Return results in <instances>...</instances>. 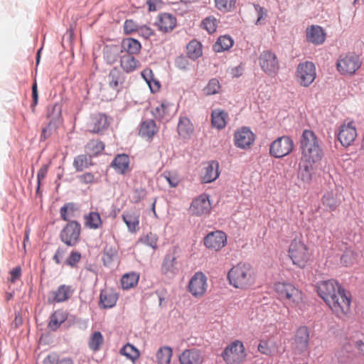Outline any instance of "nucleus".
Listing matches in <instances>:
<instances>
[{
  "label": "nucleus",
  "instance_id": "nucleus-1",
  "mask_svg": "<svg viewBox=\"0 0 364 364\" xmlns=\"http://www.w3.org/2000/svg\"><path fill=\"white\" fill-rule=\"evenodd\" d=\"M318 295L337 314H346L351 303L349 292L343 287L336 279H328L318 282L316 285Z\"/></svg>",
  "mask_w": 364,
  "mask_h": 364
},
{
  "label": "nucleus",
  "instance_id": "nucleus-2",
  "mask_svg": "<svg viewBox=\"0 0 364 364\" xmlns=\"http://www.w3.org/2000/svg\"><path fill=\"white\" fill-rule=\"evenodd\" d=\"M300 149L303 160L306 163L316 164L323 157L321 142L311 129H304L300 136Z\"/></svg>",
  "mask_w": 364,
  "mask_h": 364
},
{
  "label": "nucleus",
  "instance_id": "nucleus-3",
  "mask_svg": "<svg viewBox=\"0 0 364 364\" xmlns=\"http://www.w3.org/2000/svg\"><path fill=\"white\" fill-rule=\"evenodd\" d=\"M228 279L235 288L246 289L255 284V272L250 264L240 262L228 272Z\"/></svg>",
  "mask_w": 364,
  "mask_h": 364
},
{
  "label": "nucleus",
  "instance_id": "nucleus-4",
  "mask_svg": "<svg viewBox=\"0 0 364 364\" xmlns=\"http://www.w3.org/2000/svg\"><path fill=\"white\" fill-rule=\"evenodd\" d=\"M288 255L293 264L301 269H304L306 266L311 257L307 245L297 238L291 242Z\"/></svg>",
  "mask_w": 364,
  "mask_h": 364
},
{
  "label": "nucleus",
  "instance_id": "nucleus-5",
  "mask_svg": "<svg viewBox=\"0 0 364 364\" xmlns=\"http://www.w3.org/2000/svg\"><path fill=\"white\" fill-rule=\"evenodd\" d=\"M220 356L226 364H242L246 359L247 353L243 343L235 340L223 349Z\"/></svg>",
  "mask_w": 364,
  "mask_h": 364
},
{
  "label": "nucleus",
  "instance_id": "nucleus-6",
  "mask_svg": "<svg viewBox=\"0 0 364 364\" xmlns=\"http://www.w3.org/2000/svg\"><path fill=\"white\" fill-rule=\"evenodd\" d=\"M359 55L349 53L341 55L336 62V68L341 75H353L361 66Z\"/></svg>",
  "mask_w": 364,
  "mask_h": 364
},
{
  "label": "nucleus",
  "instance_id": "nucleus-7",
  "mask_svg": "<svg viewBox=\"0 0 364 364\" xmlns=\"http://www.w3.org/2000/svg\"><path fill=\"white\" fill-rule=\"evenodd\" d=\"M80 223L77 220H71L63 228L59 237L67 246L75 247L80 241Z\"/></svg>",
  "mask_w": 364,
  "mask_h": 364
},
{
  "label": "nucleus",
  "instance_id": "nucleus-8",
  "mask_svg": "<svg viewBox=\"0 0 364 364\" xmlns=\"http://www.w3.org/2000/svg\"><path fill=\"white\" fill-rule=\"evenodd\" d=\"M316 76V66L311 61L300 63L296 68V78L302 87H308L314 81Z\"/></svg>",
  "mask_w": 364,
  "mask_h": 364
},
{
  "label": "nucleus",
  "instance_id": "nucleus-9",
  "mask_svg": "<svg viewBox=\"0 0 364 364\" xmlns=\"http://www.w3.org/2000/svg\"><path fill=\"white\" fill-rule=\"evenodd\" d=\"M294 146L292 139L289 136H282L274 140L269 146V154L276 158L281 159L289 155Z\"/></svg>",
  "mask_w": 364,
  "mask_h": 364
},
{
  "label": "nucleus",
  "instance_id": "nucleus-10",
  "mask_svg": "<svg viewBox=\"0 0 364 364\" xmlns=\"http://www.w3.org/2000/svg\"><path fill=\"white\" fill-rule=\"evenodd\" d=\"M310 328L306 326H299L292 338L293 349L296 354L301 355L309 350L310 344Z\"/></svg>",
  "mask_w": 364,
  "mask_h": 364
},
{
  "label": "nucleus",
  "instance_id": "nucleus-11",
  "mask_svg": "<svg viewBox=\"0 0 364 364\" xmlns=\"http://www.w3.org/2000/svg\"><path fill=\"white\" fill-rule=\"evenodd\" d=\"M259 63L261 69L269 76L277 74L279 69V63L275 53L271 50H264L259 56Z\"/></svg>",
  "mask_w": 364,
  "mask_h": 364
},
{
  "label": "nucleus",
  "instance_id": "nucleus-12",
  "mask_svg": "<svg viewBox=\"0 0 364 364\" xmlns=\"http://www.w3.org/2000/svg\"><path fill=\"white\" fill-rule=\"evenodd\" d=\"M274 289L280 299H287L294 304H299L301 299L300 291L289 282H277Z\"/></svg>",
  "mask_w": 364,
  "mask_h": 364
},
{
  "label": "nucleus",
  "instance_id": "nucleus-13",
  "mask_svg": "<svg viewBox=\"0 0 364 364\" xmlns=\"http://www.w3.org/2000/svg\"><path fill=\"white\" fill-rule=\"evenodd\" d=\"M203 245L208 250L218 252L227 245V235L222 230L209 232L203 238Z\"/></svg>",
  "mask_w": 364,
  "mask_h": 364
},
{
  "label": "nucleus",
  "instance_id": "nucleus-14",
  "mask_svg": "<svg viewBox=\"0 0 364 364\" xmlns=\"http://www.w3.org/2000/svg\"><path fill=\"white\" fill-rule=\"evenodd\" d=\"M207 287V277L202 272H196L188 284L189 292L196 298L202 296L205 293Z\"/></svg>",
  "mask_w": 364,
  "mask_h": 364
},
{
  "label": "nucleus",
  "instance_id": "nucleus-15",
  "mask_svg": "<svg viewBox=\"0 0 364 364\" xmlns=\"http://www.w3.org/2000/svg\"><path fill=\"white\" fill-rule=\"evenodd\" d=\"M211 210V203L209 195L203 193L194 198L190 205V212L192 215L201 216L208 215Z\"/></svg>",
  "mask_w": 364,
  "mask_h": 364
},
{
  "label": "nucleus",
  "instance_id": "nucleus-16",
  "mask_svg": "<svg viewBox=\"0 0 364 364\" xmlns=\"http://www.w3.org/2000/svg\"><path fill=\"white\" fill-rule=\"evenodd\" d=\"M255 136L249 127H243L235 133V145L241 149L249 148L255 141Z\"/></svg>",
  "mask_w": 364,
  "mask_h": 364
},
{
  "label": "nucleus",
  "instance_id": "nucleus-17",
  "mask_svg": "<svg viewBox=\"0 0 364 364\" xmlns=\"http://www.w3.org/2000/svg\"><path fill=\"white\" fill-rule=\"evenodd\" d=\"M109 126L107 117L103 113H97L91 117V121L88 124L89 131L92 133L104 134Z\"/></svg>",
  "mask_w": 364,
  "mask_h": 364
},
{
  "label": "nucleus",
  "instance_id": "nucleus-18",
  "mask_svg": "<svg viewBox=\"0 0 364 364\" xmlns=\"http://www.w3.org/2000/svg\"><path fill=\"white\" fill-rule=\"evenodd\" d=\"M74 289L70 285L61 284L55 291H50L52 296H48V304L62 303L68 300L74 293Z\"/></svg>",
  "mask_w": 364,
  "mask_h": 364
},
{
  "label": "nucleus",
  "instance_id": "nucleus-19",
  "mask_svg": "<svg viewBox=\"0 0 364 364\" xmlns=\"http://www.w3.org/2000/svg\"><path fill=\"white\" fill-rule=\"evenodd\" d=\"M353 124V122H350L347 125L343 124L340 127L338 139L343 146H350L357 136L356 129Z\"/></svg>",
  "mask_w": 364,
  "mask_h": 364
},
{
  "label": "nucleus",
  "instance_id": "nucleus-20",
  "mask_svg": "<svg viewBox=\"0 0 364 364\" xmlns=\"http://www.w3.org/2000/svg\"><path fill=\"white\" fill-rule=\"evenodd\" d=\"M181 364H202L203 358L201 351L197 348L185 350L179 355Z\"/></svg>",
  "mask_w": 364,
  "mask_h": 364
},
{
  "label": "nucleus",
  "instance_id": "nucleus-21",
  "mask_svg": "<svg viewBox=\"0 0 364 364\" xmlns=\"http://www.w3.org/2000/svg\"><path fill=\"white\" fill-rule=\"evenodd\" d=\"M155 24L158 26L159 30L168 33L176 27V18L169 13H163L159 15Z\"/></svg>",
  "mask_w": 364,
  "mask_h": 364
},
{
  "label": "nucleus",
  "instance_id": "nucleus-22",
  "mask_svg": "<svg viewBox=\"0 0 364 364\" xmlns=\"http://www.w3.org/2000/svg\"><path fill=\"white\" fill-rule=\"evenodd\" d=\"M129 156L126 154H119L114 158L110 166L114 168L117 173L124 175L129 169Z\"/></svg>",
  "mask_w": 364,
  "mask_h": 364
},
{
  "label": "nucleus",
  "instance_id": "nucleus-23",
  "mask_svg": "<svg viewBox=\"0 0 364 364\" xmlns=\"http://www.w3.org/2000/svg\"><path fill=\"white\" fill-rule=\"evenodd\" d=\"M103 58L106 63L109 65L114 63L122 55V48L119 45L109 44L105 45L103 48Z\"/></svg>",
  "mask_w": 364,
  "mask_h": 364
},
{
  "label": "nucleus",
  "instance_id": "nucleus-24",
  "mask_svg": "<svg viewBox=\"0 0 364 364\" xmlns=\"http://www.w3.org/2000/svg\"><path fill=\"white\" fill-rule=\"evenodd\" d=\"M107 78L109 87L119 92L125 80L124 73L117 67H114L109 71Z\"/></svg>",
  "mask_w": 364,
  "mask_h": 364
},
{
  "label": "nucleus",
  "instance_id": "nucleus-25",
  "mask_svg": "<svg viewBox=\"0 0 364 364\" xmlns=\"http://www.w3.org/2000/svg\"><path fill=\"white\" fill-rule=\"evenodd\" d=\"M219 163L215 160L210 161L204 168L203 182L205 183H212L215 181L219 177Z\"/></svg>",
  "mask_w": 364,
  "mask_h": 364
},
{
  "label": "nucleus",
  "instance_id": "nucleus-26",
  "mask_svg": "<svg viewBox=\"0 0 364 364\" xmlns=\"http://www.w3.org/2000/svg\"><path fill=\"white\" fill-rule=\"evenodd\" d=\"M323 29L319 26L312 25L306 30V39L308 42L314 45H321L325 41Z\"/></svg>",
  "mask_w": 364,
  "mask_h": 364
},
{
  "label": "nucleus",
  "instance_id": "nucleus-27",
  "mask_svg": "<svg viewBox=\"0 0 364 364\" xmlns=\"http://www.w3.org/2000/svg\"><path fill=\"white\" fill-rule=\"evenodd\" d=\"M177 131L183 139H189L194 131L193 125L190 119L185 116H181L177 126Z\"/></svg>",
  "mask_w": 364,
  "mask_h": 364
},
{
  "label": "nucleus",
  "instance_id": "nucleus-28",
  "mask_svg": "<svg viewBox=\"0 0 364 364\" xmlns=\"http://www.w3.org/2000/svg\"><path fill=\"white\" fill-rule=\"evenodd\" d=\"M122 53H127L126 55H134L138 54L141 49V43L134 38H126L122 41L121 45Z\"/></svg>",
  "mask_w": 364,
  "mask_h": 364
},
{
  "label": "nucleus",
  "instance_id": "nucleus-29",
  "mask_svg": "<svg viewBox=\"0 0 364 364\" xmlns=\"http://www.w3.org/2000/svg\"><path fill=\"white\" fill-rule=\"evenodd\" d=\"M118 299L117 294L113 291L102 290L100 295V306L103 309L112 308Z\"/></svg>",
  "mask_w": 364,
  "mask_h": 364
},
{
  "label": "nucleus",
  "instance_id": "nucleus-30",
  "mask_svg": "<svg viewBox=\"0 0 364 364\" xmlns=\"http://www.w3.org/2000/svg\"><path fill=\"white\" fill-rule=\"evenodd\" d=\"M177 257L172 253H167L163 259L161 272L166 274L168 272L175 273L177 271Z\"/></svg>",
  "mask_w": 364,
  "mask_h": 364
},
{
  "label": "nucleus",
  "instance_id": "nucleus-31",
  "mask_svg": "<svg viewBox=\"0 0 364 364\" xmlns=\"http://www.w3.org/2000/svg\"><path fill=\"white\" fill-rule=\"evenodd\" d=\"M122 220L127 225L128 231L134 233L139 229V215L136 213H124L122 215Z\"/></svg>",
  "mask_w": 364,
  "mask_h": 364
},
{
  "label": "nucleus",
  "instance_id": "nucleus-32",
  "mask_svg": "<svg viewBox=\"0 0 364 364\" xmlns=\"http://www.w3.org/2000/svg\"><path fill=\"white\" fill-rule=\"evenodd\" d=\"M157 132L156 123L153 119H146L141 122L139 129V134L141 136L151 139Z\"/></svg>",
  "mask_w": 364,
  "mask_h": 364
},
{
  "label": "nucleus",
  "instance_id": "nucleus-33",
  "mask_svg": "<svg viewBox=\"0 0 364 364\" xmlns=\"http://www.w3.org/2000/svg\"><path fill=\"white\" fill-rule=\"evenodd\" d=\"M138 65H139V61L134 55H123L120 57V65L127 73L134 71Z\"/></svg>",
  "mask_w": 364,
  "mask_h": 364
},
{
  "label": "nucleus",
  "instance_id": "nucleus-34",
  "mask_svg": "<svg viewBox=\"0 0 364 364\" xmlns=\"http://www.w3.org/2000/svg\"><path fill=\"white\" fill-rule=\"evenodd\" d=\"M234 45V41L230 36H220L213 45V50L216 53H221L228 50Z\"/></svg>",
  "mask_w": 364,
  "mask_h": 364
},
{
  "label": "nucleus",
  "instance_id": "nucleus-35",
  "mask_svg": "<svg viewBox=\"0 0 364 364\" xmlns=\"http://www.w3.org/2000/svg\"><path fill=\"white\" fill-rule=\"evenodd\" d=\"M117 250L112 245H107L102 252V260L105 267H110L117 257Z\"/></svg>",
  "mask_w": 364,
  "mask_h": 364
},
{
  "label": "nucleus",
  "instance_id": "nucleus-36",
  "mask_svg": "<svg viewBox=\"0 0 364 364\" xmlns=\"http://www.w3.org/2000/svg\"><path fill=\"white\" fill-rule=\"evenodd\" d=\"M314 164L306 163L304 161L303 165L299 166V178L304 182L309 183L314 173Z\"/></svg>",
  "mask_w": 364,
  "mask_h": 364
},
{
  "label": "nucleus",
  "instance_id": "nucleus-37",
  "mask_svg": "<svg viewBox=\"0 0 364 364\" xmlns=\"http://www.w3.org/2000/svg\"><path fill=\"white\" fill-rule=\"evenodd\" d=\"M43 364H75L73 359L69 356H60L57 353L48 355L43 361Z\"/></svg>",
  "mask_w": 364,
  "mask_h": 364
},
{
  "label": "nucleus",
  "instance_id": "nucleus-38",
  "mask_svg": "<svg viewBox=\"0 0 364 364\" xmlns=\"http://www.w3.org/2000/svg\"><path fill=\"white\" fill-rule=\"evenodd\" d=\"M186 49L188 57L193 60H196L203 54L202 44L196 40L190 41L186 46Z\"/></svg>",
  "mask_w": 364,
  "mask_h": 364
},
{
  "label": "nucleus",
  "instance_id": "nucleus-39",
  "mask_svg": "<svg viewBox=\"0 0 364 364\" xmlns=\"http://www.w3.org/2000/svg\"><path fill=\"white\" fill-rule=\"evenodd\" d=\"M322 203L329 211H333L340 205L341 201L332 191H327L322 197Z\"/></svg>",
  "mask_w": 364,
  "mask_h": 364
},
{
  "label": "nucleus",
  "instance_id": "nucleus-40",
  "mask_svg": "<svg viewBox=\"0 0 364 364\" xmlns=\"http://www.w3.org/2000/svg\"><path fill=\"white\" fill-rule=\"evenodd\" d=\"M228 114L224 110L213 111L211 114V124L213 127L222 129L226 126L225 118Z\"/></svg>",
  "mask_w": 364,
  "mask_h": 364
},
{
  "label": "nucleus",
  "instance_id": "nucleus-41",
  "mask_svg": "<svg viewBox=\"0 0 364 364\" xmlns=\"http://www.w3.org/2000/svg\"><path fill=\"white\" fill-rule=\"evenodd\" d=\"M172 355L173 350L170 346L161 347L156 353L158 364H169Z\"/></svg>",
  "mask_w": 364,
  "mask_h": 364
},
{
  "label": "nucleus",
  "instance_id": "nucleus-42",
  "mask_svg": "<svg viewBox=\"0 0 364 364\" xmlns=\"http://www.w3.org/2000/svg\"><path fill=\"white\" fill-rule=\"evenodd\" d=\"M139 276L135 272H130L124 274L121 279V284L123 289H129L136 286Z\"/></svg>",
  "mask_w": 364,
  "mask_h": 364
},
{
  "label": "nucleus",
  "instance_id": "nucleus-43",
  "mask_svg": "<svg viewBox=\"0 0 364 364\" xmlns=\"http://www.w3.org/2000/svg\"><path fill=\"white\" fill-rule=\"evenodd\" d=\"M48 117L50 118L49 123L42 129L41 134L40 136V141H43L47 139L52 134L53 129H55L58 127V122L59 119L52 117L50 113L48 114Z\"/></svg>",
  "mask_w": 364,
  "mask_h": 364
},
{
  "label": "nucleus",
  "instance_id": "nucleus-44",
  "mask_svg": "<svg viewBox=\"0 0 364 364\" xmlns=\"http://www.w3.org/2000/svg\"><path fill=\"white\" fill-rule=\"evenodd\" d=\"M49 319L48 327L50 331H55L65 321V317L63 313L56 311L50 315Z\"/></svg>",
  "mask_w": 364,
  "mask_h": 364
},
{
  "label": "nucleus",
  "instance_id": "nucleus-45",
  "mask_svg": "<svg viewBox=\"0 0 364 364\" xmlns=\"http://www.w3.org/2000/svg\"><path fill=\"white\" fill-rule=\"evenodd\" d=\"M85 225L90 229L96 230L102 224V219L98 212H90L85 217Z\"/></svg>",
  "mask_w": 364,
  "mask_h": 364
},
{
  "label": "nucleus",
  "instance_id": "nucleus-46",
  "mask_svg": "<svg viewBox=\"0 0 364 364\" xmlns=\"http://www.w3.org/2000/svg\"><path fill=\"white\" fill-rule=\"evenodd\" d=\"M91 164V156L85 154L78 155L74 159L73 166L77 171H82Z\"/></svg>",
  "mask_w": 364,
  "mask_h": 364
},
{
  "label": "nucleus",
  "instance_id": "nucleus-47",
  "mask_svg": "<svg viewBox=\"0 0 364 364\" xmlns=\"http://www.w3.org/2000/svg\"><path fill=\"white\" fill-rule=\"evenodd\" d=\"M120 353L134 362L139 356V350L130 343H127L120 349Z\"/></svg>",
  "mask_w": 364,
  "mask_h": 364
},
{
  "label": "nucleus",
  "instance_id": "nucleus-48",
  "mask_svg": "<svg viewBox=\"0 0 364 364\" xmlns=\"http://www.w3.org/2000/svg\"><path fill=\"white\" fill-rule=\"evenodd\" d=\"M220 88L219 80L217 78H211L204 87L203 91L206 95H213L218 93Z\"/></svg>",
  "mask_w": 364,
  "mask_h": 364
},
{
  "label": "nucleus",
  "instance_id": "nucleus-49",
  "mask_svg": "<svg viewBox=\"0 0 364 364\" xmlns=\"http://www.w3.org/2000/svg\"><path fill=\"white\" fill-rule=\"evenodd\" d=\"M104 341L102 334L100 331H95L89 341V347L91 350H98Z\"/></svg>",
  "mask_w": 364,
  "mask_h": 364
},
{
  "label": "nucleus",
  "instance_id": "nucleus-50",
  "mask_svg": "<svg viewBox=\"0 0 364 364\" xmlns=\"http://www.w3.org/2000/svg\"><path fill=\"white\" fill-rule=\"evenodd\" d=\"M202 26L208 33H213L217 28V19L212 16H208L203 20Z\"/></svg>",
  "mask_w": 364,
  "mask_h": 364
},
{
  "label": "nucleus",
  "instance_id": "nucleus-51",
  "mask_svg": "<svg viewBox=\"0 0 364 364\" xmlns=\"http://www.w3.org/2000/svg\"><path fill=\"white\" fill-rule=\"evenodd\" d=\"M81 257L82 255L80 252L73 250L65 260L64 264L70 267H75L80 262Z\"/></svg>",
  "mask_w": 364,
  "mask_h": 364
},
{
  "label": "nucleus",
  "instance_id": "nucleus-52",
  "mask_svg": "<svg viewBox=\"0 0 364 364\" xmlns=\"http://www.w3.org/2000/svg\"><path fill=\"white\" fill-rule=\"evenodd\" d=\"M235 4V0H215V7L222 11H230Z\"/></svg>",
  "mask_w": 364,
  "mask_h": 364
},
{
  "label": "nucleus",
  "instance_id": "nucleus-53",
  "mask_svg": "<svg viewBox=\"0 0 364 364\" xmlns=\"http://www.w3.org/2000/svg\"><path fill=\"white\" fill-rule=\"evenodd\" d=\"M188 56H185L183 55H181L175 59V66L183 71H187L190 70L189 68V60Z\"/></svg>",
  "mask_w": 364,
  "mask_h": 364
},
{
  "label": "nucleus",
  "instance_id": "nucleus-54",
  "mask_svg": "<svg viewBox=\"0 0 364 364\" xmlns=\"http://www.w3.org/2000/svg\"><path fill=\"white\" fill-rule=\"evenodd\" d=\"M139 27V26L132 19H127L123 26L124 33L126 35H129L133 32H137Z\"/></svg>",
  "mask_w": 364,
  "mask_h": 364
},
{
  "label": "nucleus",
  "instance_id": "nucleus-55",
  "mask_svg": "<svg viewBox=\"0 0 364 364\" xmlns=\"http://www.w3.org/2000/svg\"><path fill=\"white\" fill-rule=\"evenodd\" d=\"M87 146L92 151V154L95 156L102 153L105 149V144L101 141H92L87 144Z\"/></svg>",
  "mask_w": 364,
  "mask_h": 364
},
{
  "label": "nucleus",
  "instance_id": "nucleus-56",
  "mask_svg": "<svg viewBox=\"0 0 364 364\" xmlns=\"http://www.w3.org/2000/svg\"><path fill=\"white\" fill-rule=\"evenodd\" d=\"M32 91V103L31 105V109L32 112H35V108L38 103V85L36 80H35L31 86Z\"/></svg>",
  "mask_w": 364,
  "mask_h": 364
},
{
  "label": "nucleus",
  "instance_id": "nucleus-57",
  "mask_svg": "<svg viewBox=\"0 0 364 364\" xmlns=\"http://www.w3.org/2000/svg\"><path fill=\"white\" fill-rule=\"evenodd\" d=\"M146 196V191L144 188H136L133 193V201L134 203H140Z\"/></svg>",
  "mask_w": 364,
  "mask_h": 364
},
{
  "label": "nucleus",
  "instance_id": "nucleus-58",
  "mask_svg": "<svg viewBox=\"0 0 364 364\" xmlns=\"http://www.w3.org/2000/svg\"><path fill=\"white\" fill-rule=\"evenodd\" d=\"M49 164H44L41 167L37 173V187L36 192H38L41 186V181L43 179L48 173Z\"/></svg>",
  "mask_w": 364,
  "mask_h": 364
},
{
  "label": "nucleus",
  "instance_id": "nucleus-59",
  "mask_svg": "<svg viewBox=\"0 0 364 364\" xmlns=\"http://www.w3.org/2000/svg\"><path fill=\"white\" fill-rule=\"evenodd\" d=\"M80 183L92 184L95 183V175L91 172H86L77 176Z\"/></svg>",
  "mask_w": 364,
  "mask_h": 364
},
{
  "label": "nucleus",
  "instance_id": "nucleus-60",
  "mask_svg": "<svg viewBox=\"0 0 364 364\" xmlns=\"http://www.w3.org/2000/svg\"><path fill=\"white\" fill-rule=\"evenodd\" d=\"M137 33L140 36L144 38L145 39H148L154 33V31L146 25L139 26Z\"/></svg>",
  "mask_w": 364,
  "mask_h": 364
},
{
  "label": "nucleus",
  "instance_id": "nucleus-61",
  "mask_svg": "<svg viewBox=\"0 0 364 364\" xmlns=\"http://www.w3.org/2000/svg\"><path fill=\"white\" fill-rule=\"evenodd\" d=\"M66 252L67 249L65 247H58L53 257V260L55 262V264H60L62 263V259Z\"/></svg>",
  "mask_w": 364,
  "mask_h": 364
},
{
  "label": "nucleus",
  "instance_id": "nucleus-62",
  "mask_svg": "<svg viewBox=\"0 0 364 364\" xmlns=\"http://www.w3.org/2000/svg\"><path fill=\"white\" fill-rule=\"evenodd\" d=\"M257 349L259 353L266 355H269L272 353V350L267 341H261L257 346Z\"/></svg>",
  "mask_w": 364,
  "mask_h": 364
},
{
  "label": "nucleus",
  "instance_id": "nucleus-63",
  "mask_svg": "<svg viewBox=\"0 0 364 364\" xmlns=\"http://www.w3.org/2000/svg\"><path fill=\"white\" fill-rule=\"evenodd\" d=\"M144 243L147 246L152 247L153 249L157 248V239L155 235H153L151 233L150 235H147L143 240Z\"/></svg>",
  "mask_w": 364,
  "mask_h": 364
},
{
  "label": "nucleus",
  "instance_id": "nucleus-64",
  "mask_svg": "<svg viewBox=\"0 0 364 364\" xmlns=\"http://www.w3.org/2000/svg\"><path fill=\"white\" fill-rule=\"evenodd\" d=\"M164 176L166 179L167 182L170 185L171 187H176L178 184V180L176 177L171 175L170 172H164Z\"/></svg>",
  "mask_w": 364,
  "mask_h": 364
}]
</instances>
